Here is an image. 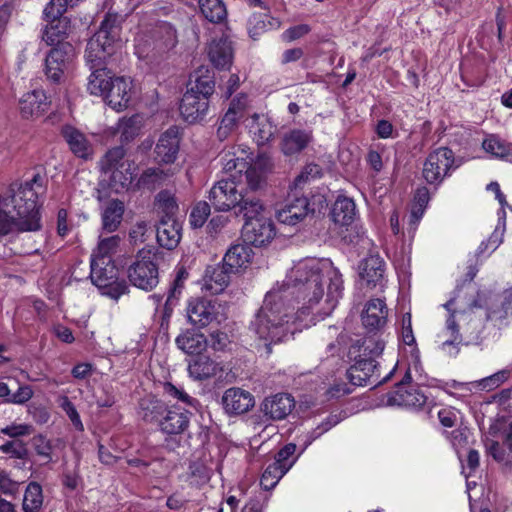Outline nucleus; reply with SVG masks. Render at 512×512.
Masks as SVG:
<instances>
[{
  "label": "nucleus",
  "mask_w": 512,
  "mask_h": 512,
  "mask_svg": "<svg viewBox=\"0 0 512 512\" xmlns=\"http://www.w3.org/2000/svg\"><path fill=\"white\" fill-rule=\"evenodd\" d=\"M342 292V275L330 259H301L287 272L283 284L267 292L250 330L269 355L272 344L329 316Z\"/></svg>",
  "instance_id": "nucleus-1"
},
{
  "label": "nucleus",
  "mask_w": 512,
  "mask_h": 512,
  "mask_svg": "<svg viewBox=\"0 0 512 512\" xmlns=\"http://www.w3.org/2000/svg\"><path fill=\"white\" fill-rule=\"evenodd\" d=\"M469 280L457 286L453 296L443 307L447 310L444 328L437 335L439 349L448 356H456L462 343L478 338L482 325L476 320L475 308L480 307L474 299L475 288L472 280L474 272H469Z\"/></svg>",
  "instance_id": "nucleus-2"
},
{
  "label": "nucleus",
  "mask_w": 512,
  "mask_h": 512,
  "mask_svg": "<svg viewBox=\"0 0 512 512\" xmlns=\"http://www.w3.org/2000/svg\"><path fill=\"white\" fill-rule=\"evenodd\" d=\"M14 183L0 193V239L14 233L36 232L42 227L38 191L34 183Z\"/></svg>",
  "instance_id": "nucleus-3"
},
{
  "label": "nucleus",
  "mask_w": 512,
  "mask_h": 512,
  "mask_svg": "<svg viewBox=\"0 0 512 512\" xmlns=\"http://www.w3.org/2000/svg\"><path fill=\"white\" fill-rule=\"evenodd\" d=\"M120 47V28L117 25V18L107 15L98 31L89 39L85 50L86 62L92 70L87 84L90 94L105 98L114 76L104 65Z\"/></svg>",
  "instance_id": "nucleus-4"
},
{
  "label": "nucleus",
  "mask_w": 512,
  "mask_h": 512,
  "mask_svg": "<svg viewBox=\"0 0 512 512\" xmlns=\"http://www.w3.org/2000/svg\"><path fill=\"white\" fill-rule=\"evenodd\" d=\"M122 146L107 151L100 161L101 171L109 180V187L116 193L129 189L135 178V163L125 157Z\"/></svg>",
  "instance_id": "nucleus-5"
},
{
  "label": "nucleus",
  "mask_w": 512,
  "mask_h": 512,
  "mask_svg": "<svg viewBox=\"0 0 512 512\" xmlns=\"http://www.w3.org/2000/svg\"><path fill=\"white\" fill-rule=\"evenodd\" d=\"M90 278L102 295L118 300L128 291L125 280L118 279V270L112 259L91 258Z\"/></svg>",
  "instance_id": "nucleus-6"
},
{
  "label": "nucleus",
  "mask_w": 512,
  "mask_h": 512,
  "mask_svg": "<svg viewBox=\"0 0 512 512\" xmlns=\"http://www.w3.org/2000/svg\"><path fill=\"white\" fill-rule=\"evenodd\" d=\"M458 166L453 151L448 147H439L428 154L422 175L427 183L438 185Z\"/></svg>",
  "instance_id": "nucleus-7"
},
{
  "label": "nucleus",
  "mask_w": 512,
  "mask_h": 512,
  "mask_svg": "<svg viewBox=\"0 0 512 512\" xmlns=\"http://www.w3.org/2000/svg\"><path fill=\"white\" fill-rule=\"evenodd\" d=\"M128 278L137 288L150 291L159 283L158 267L150 250H140L128 269Z\"/></svg>",
  "instance_id": "nucleus-8"
},
{
  "label": "nucleus",
  "mask_w": 512,
  "mask_h": 512,
  "mask_svg": "<svg viewBox=\"0 0 512 512\" xmlns=\"http://www.w3.org/2000/svg\"><path fill=\"white\" fill-rule=\"evenodd\" d=\"M208 199L216 211L227 212L240 204L243 194L235 179L227 178L219 180L212 186Z\"/></svg>",
  "instance_id": "nucleus-9"
},
{
  "label": "nucleus",
  "mask_w": 512,
  "mask_h": 512,
  "mask_svg": "<svg viewBox=\"0 0 512 512\" xmlns=\"http://www.w3.org/2000/svg\"><path fill=\"white\" fill-rule=\"evenodd\" d=\"M220 309L221 305L215 300L205 298L192 299L187 306L188 320L191 324L200 328L214 321L220 323L222 320Z\"/></svg>",
  "instance_id": "nucleus-10"
},
{
  "label": "nucleus",
  "mask_w": 512,
  "mask_h": 512,
  "mask_svg": "<svg viewBox=\"0 0 512 512\" xmlns=\"http://www.w3.org/2000/svg\"><path fill=\"white\" fill-rule=\"evenodd\" d=\"M410 380L411 376L407 373L402 382L397 385L396 389L388 394V405L414 409L421 408L425 405L427 396L418 387L405 385V383Z\"/></svg>",
  "instance_id": "nucleus-11"
},
{
  "label": "nucleus",
  "mask_w": 512,
  "mask_h": 512,
  "mask_svg": "<svg viewBox=\"0 0 512 512\" xmlns=\"http://www.w3.org/2000/svg\"><path fill=\"white\" fill-rule=\"evenodd\" d=\"M73 57L74 48L70 43L52 48L45 58L46 77L54 83H59Z\"/></svg>",
  "instance_id": "nucleus-12"
},
{
  "label": "nucleus",
  "mask_w": 512,
  "mask_h": 512,
  "mask_svg": "<svg viewBox=\"0 0 512 512\" xmlns=\"http://www.w3.org/2000/svg\"><path fill=\"white\" fill-rule=\"evenodd\" d=\"M181 132L177 126H171L159 136L155 154L162 164H173L180 150Z\"/></svg>",
  "instance_id": "nucleus-13"
},
{
  "label": "nucleus",
  "mask_w": 512,
  "mask_h": 512,
  "mask_svg": "<svg viewBox=\"0 0 512 512\" xmlns=\"http://www.w3.org/2000/svg\"><path fill=\"white\" fill-rule=\"evenodd\" d=\"M242 235L246 242L256 247L269 244L276 235L274 223L269 217L257 221L245 222Z\"/></svg>",
  "instance_id": "nucleus-14"
},
{
  "label": "nucleus",
  "mask_w": 512,
  "mask_h": 512,
  "mask_svg": "<svg viewBox=\"0 0 512 512\" xmlns=\"http://www.w3.org/2000/svg\"><path fill=\"white\" fill-rule=\"evenodd\" d=\"M133 94V84L129 77H113L109 90L105 96L106 103L117 111L126 109Z\"/></svg>",
  "instance_id": "nucleus-15"
},
{
  "label": "nucleus",
  "mask_w": 512,
  "mask_h": 512,
  "mask_svg": "<svg viewBox=\"0 0 512 512\" xmlns=\"http://www.w3.org/2000/svg\"><path fill=\"white\" fill-rule=\"evenodd\" d=\"M50 102L42 89H35L22 95L19 110L24 119H37L49 108Z\"/></svg>",
  "instance_id": "nucleus-16"
},
{
  "label": "nucleus",
  "mask_w": 512,
  "mask_h": 512,
  "mask_svg": "<svg viewBox=\"0 0 512 512\" xmlns=\"http://www.w3.org/2000/svg\"><path fill=\"white\" fill-rule=\"evenodd\" d=\"M254 404V396L238 387L227 389L222 396L223 408L230 415L244 414L252 409Z\"/></svg>",
  "instance_id": "nucleus-17"
},
{
  "label": "nucleus",
  "mask_w": 512,
  "mask_h": 512,
  "mask_svg": "<svg viewBox=\"0 0 512 512\" xmlns=\"http://www.w3.org/2000/svg\"><path fill=\"white\" fill-rule=\"evenodd\" d=\"M309 211V202L305 196H289L284 206L277 210L276 218L282 224L293 226L302 221Z\"/></svg>",
  "instance_id": "nucleus-18"
},
{
  "label": "nucleus",
  "mask_w": 512,
  "mask_h": 512,
  "mask_svg": "<svg viewBox=\"0 0 512 512\" xmlns=\"http://www.w3.org/2000/svg\"><path fill=\"white\" fill-rule=\"evenodd\" d=\"M192 89H187L180 103V114L188 123H196L201 121L207 115L209 109V101L204 97L192 94Z\"/></svg>",
  "instance_id": "nucleus-19"
},
{
  "label": "nucleus",
  "mask_w": 512,
  "mask_h": 512,
  "mask_svg": "<svg viewBox=\"0 0 512 512\" xmlns=\"http://www.w3.org/2000/svg\"><path fill=\"white\" fill-rule=\"evenodd\" d=\"M295 400L287 393H278L267 397L261 403V411L271 420H283L294 409Z\"/></svg>",
  "instance_id": "nucleus-20"
},
{
  "label": "nucleus",
  "mask_w": 512,
  "mask_h": 512,
  "mask_svg": "<svg viewBox=\"0 0 512 512\" xmlns=\"http://www.w3.org/2000/svg\"><path fill=\"white\" fill-rule=\"evenodd\" d=\"M190 415V409L167 405V410L160 421V430L168 435L180 434L188 427Z\"/></svg>",
  "instance_id": "nucleus-21"
},
{
  "label": "nucleus",
  "mask_w": 512,
  "mask_h": 512,
  "mask_svg": "<svg viewBox=\"0 0 512 512\" xmlns=\"http://www.w3.org/2000/svg\"><path fill=\"white\" fill-rule=\"evenodd\" d=\"M249 148L247 146H233L224 149L220 154V162L223 170L231 175L232 179L236 175H241L248 168Z\"/></svg>",
  "instance_id": "nucleus-22"
},
{
  "label": "nucleus",
  "mask_w": 512,
  "mask_h": 512,
  "mask_svg": "<svg viewBox=\"0 0 512 512\" xmlns=\"http://www.w3.org/2000/svg\"><path fill=\"white\" fill-rule=\"evenodd\" d=\"M207 54L215 68L228 70L234 57L232 42L227 38L213 39L208 45Z\"/></svg>",
  "instance_id": "nucleus-23"
},
{
  "label": "nucleus",
  "mask_w": 512,
  "mask_h": 512,
  "mask_svg": "<svg viewBox=\"0 0 512 512\" xmlns=\"http://www.w3.org/2000/svg\"><path fill=\"white\" fill-rule=\"evenodd\" d=\"M223 372V365L207 356H197L188 363L189 376L197 381H203L214 377L221 378Z\"/></svg>",
  "instance_id": "nucleus-24"
},
{
  "label": "nucleus",
  "mask_w": 512,
  "mask_h": 512,
  "mask_svg": "<svg viewBox=\"0 0 512 512\" xmlns=\"http://www.w3.org/2000/svg\"><path fill=\"white\" fill-rule=\"evenodd\" d=\"M385 273V262L379 255H369L359 264V276L368 287L381 284Z\"/></svg>",
  "instance_id": "nucleus-25"
},
{
  "label": "nucleus",
  "mask_w": 512,
  "mask_h": 512,
  "mask_svg": "<svg viewBox=\"0 0 512 512\" xmlns=\"http://www.w3.org/2000/svg\"><path fill=\"white\" fill-rule=\"evenodd\" d=\"M246 127L258 145L268 143L276 131V127L269 117L258 113H254L250 118H247Z\"/></svg>",
  "instance_id": "nucleus-26"
},
{
  "label": "nucleus",
  "mask_w": 512,
  "mask_h": 512,
  "mask_svg": "<svg viewBox=\"0 0 512 512\" xmlns=\"http://www.w3.org/2000/svg\"><path fill=\"white\" fill-rule=\"evenodd\" d=\"M182 226L176 218H161L156 237L160 246L172 250L180 242Z\"/></svg>",
  "instance_id": "nucleus-27"
},
{
  "label": "nucleus",
  "mask_w": 512,
  "mask_h": 512,
  "mask_svg": "<svg viewBox=\"0 0 512 512\" xmlns=\"http://www.w3.org/2000/svg\"><path fill=\"white\" fill-rule=\"evenodd\" d=\"M385 348V341L381 335L375 333L358 340L349 349L350 357H365L376 359Z\"/></svg>",
  "instance_id": "nucleus-28"
},
{
  "label": "nucleus",
  "mask_w": 512,
  "mask_h": 512,
  "mask_svg": "<svg viewBox=\"0 0 512 512\" xmlns=\"http://www.w3.org/2000/svg\"><path fill=\"white\" fill-rule=\"evenodd\" d=\"M61 134L75 156L88 159L92 155V146L80 130L71 125H65L62 127Z\"/></svg>",
  "instance_id": "nucleus-29"
},
{
  "label": "nucleus",
  "mask_w": 512,
  "mask_h": 512,
  "mask_svg": "<svg viewBox=\"0 0 512 512\" xmlns=\"http://www.w3.org/2000/svg\"><path fill=\"white\" fill-rule=\"evenodd\" d=\"M387 307L383 300L372 299L362 313V323L370 331L380 330L386 324Z\"/></svg>",
  "instance_id": "nucleus-30"
},
{
  "label": "nucleus",
  "mask_w": 512,
  "mask_h": 512,
  "mask_svg": "<svg viewBox=\"0 0 512 512\" xmlns=\"http://www.w3.org/2000/svg\"><path fill=\"white\" fill-rule=\"evenodd\" d=\"M272 159L266 154H260L252 164L248 161V168L245 171L247 184L250 189L256 190L264 182L268 172L272 170Z\"/></svg>",
  "instance_id": "nucleus-31"
},
{
  "label": "nucleus",
  "mask_w": 512,
  "mask_h": 512,
  "mask_svg": "<svg viewBox=\"0 0 512 512\" xmlns=\"http://www.w3.org/2000/svg\"><path fill=\"white\" fill-rule=\"evenodd\" d=\"M142 118L138 115H134L129 118L120 119L114 126L108 127L105 130L107 137H115L120 135V141L127 143L133 140L140 132L142 128Z\"/></svg>",
  "instance_id": "nucleus-32"
},
{
  "label": "nucleus",
  "mask_w": 512,
  "mask_h": 512,
  "mask_svg": "<svg viewBox=\"0 0 512 512\" xmlns=\"http://www.w3.org/2000/svg\"><path fill=\"white\" fill-rule=\"evenodd\" d=\"M253 256L252 249L245 244L232 245L223 258V264L230 272L236 273L246 269L251 263Z\"/></svg>",
  "instance_id": "nucleus-33"
},
{
  "label": "nucleus",
  "mask_w": 512,
  "mask_h": 512,
  "mask_svg": "<svg viewBox=\"0 0 512 512\" xmlns=\"http://www.w3.org/2000/svg\"><path fill=\"white\" fill-rule=\"evenodd\" d=\"M187 89H192V94L204 97L209 101V97L215 89L214 77L206 67H200L190 75Z\"/></svg>",
  "instance_id": "nucleus-34"
},
{
  "label": "nucleus",
  "mask_w": 512,
  "mask_h": 512,
  "mask_svg": "<svg viewBox=\"0 0 512 512\" xmlns=\"http://www.w3.org/2000/svg\"><path fill=\"white\" fill-rule=\"evenodd\" d=\"M312 131L293 129L284 134L281 141V151L289 156L301 152L312 141Z\"/></svg>",
  "instance_id": "nucleus-35"
},
{
  "label": "nucleus",
  "mask_w": 512,
  "mask_h": 512,
  "mask_svg": "<svg viewBox=\"0 0 512 512\" xmlns=\"http://www.w3.org/2000/svg\"><path fill=\"white\" fill-rule=\"evenodd\" d=\"M486 320L502 326L512 321V288L506 290L503 294V300L499 303H492L487 309Z\"/></svg>",
  "instance_id": "nucleus-36"
},
{
  "label": "nucleus",
  "mask_w": 512,
  "mask_h": 512,
  "mask_svg": "<svg viewBox=\"0 0 512 512\" xmlns=\"http://www.w3.org/2000/svg\"><path fill=\"white\" fill-rule=\"evenodd\" d=\"M166 410L167 404L164 401L149 395L140 400L138 414L145 422L157 423L160 427V421Z\"/></svg>",
  "instance_id": "nucleus-37"
},
{
  "label": "nucleus",
  "mask_w": 512,
  "mask_h": 512,
  "mask_svg": "<svg viewBox=\"0 0 512 512\" xmlns=\"http://www.w3.org/2000/svg\"><path fill=\"white\" fill-rule=\"evenodd\" d=\"M49 24L45 27L42 40L47 45H56L59 46L61 44H65L64 39L67 37L71 30V23L69 18L63 17L56 20H48Z\"/></svg>",
  "instance_id": "nucleus-38"
},
{
  "label": "nucleus",
  "mask_w": 512,
  "mask_h": 512,
  "mask_svg": "<svg viewBox=\"0 0 512 512\" xmlns=\"http://www.w3.org/2000/svg\"><path fill=\"white\" fill-rule=\"evenodd\" d=\"M229 269L223 266L208 267L204 277V289L211 294H219L228 286L230 281Z\"/></svg>",
  "instance_id": "nucleus-39"
},
{
  "label": "nucleus",
  "mask_w": 512,
  "mask_h": 512,
  "mask_svg": "<svg viewBox=\"0 0 512 512\" xmlns=\"http://www.w3.org/2000/svg\"><path fill=\"white\" fill-rule=\"evenodd\" d=\"M175 343L184 353L199 355L207 347V340L204 334L194 330H186L177 336Z\"/></svg>",
  "instance_id": "nucleus-40"
},
{
  "label": "nucleus",
  "mask_w": 512,
  "mask_h": 512,
  "mask_svg": "<svg viewBox=\"0 0 512 512\" xmlns=\"http://www.w3.org/2000/svg\"><path fill=\"white\" fill-rule=\"evenodd\" d=\"M356 216V206L352 199L338 197L331 210V218L334 223L341 226L350 225Z\"/></svg>",
  "instance_id": "nucleus-41"
},
{
  "label": "nucleus",
  "mask_w": 512,
  "mask_h": 512,
  "mask_svg": "<svg viewBox=\"0 0 512 512\" xmlns=\"http://www.w3.org/2000/svg\"><path fill=\"white\" fill-rule=\"evenodd\" d=\"M176 173L175 168L162 169L160 167L147 168L140 175L137 185L140 188L154 190L161 186L168 178Z\"/></svg>",
  "instance_id": "nucleus-42"
},
{
  "label": "nucleus",
  "mask_w": 512,
  "mask_h": 512,
  "mask_svg": "<svg viewBox=\"0 0 512 512\" xmlns=\"http://www.w3.org/2000/svg\"><path fill=\"white\" fill-rule=\"evenodd\" d=\"M482 148L493 158L512 162V144L497 135H488L482 142Z\"/></svg>",
  "instance_id": "nucleus-43"
},
{
  "label": "nucleus",
  "mask_w": 512,
  "mask_h": 512,
  "mask_svg": "<svg viewBox=\"0 0 512 512\" xmlns=\"http://www.w3.org/2000/svg\"><path fill=\"white\" fill-rule=\"evenodd\" d=\"M124 213V204L119 200H111L107 203L102 212V229L112 233L116 231L121 223Z\"/></svg>",
  "instance_id": "nucleus-44"
},
{
  "label": "nucleus",
  "mask_w": 512,
  "mask_h": 512,
  "mask_svg": "<svg viewBox=\"0 0 512 512\" xmlns=\"http://www.w3.org/2000/svg\"><path fill=\"white\" fill-rule=\"evenodd\" d=\"M162 390L167 398L176 402L172 406L197 410V399L190 396L182 386H176L171 382H164L162 384Z\"/></svg>",
  "instance_id": "nucleus-45"
},
{
  "label": "nucleus",
  "mask_w": 512,
  "mask_h": 512,
  "mask_svg": "<svg viewBox=\"0 0 512 512\" xmlns=\"http://www.w3.org/2000/svg\"><path fill=\"white\" fill-rule=\"evenodd\" d=\"M290 470V465H282L273 462L262 473L260 484L265 490L273 489L280 479Z\"/></svg>",
  "instance_id": "nucleus-46"
},
{
  "label": "nucleus",
  "mask_w": 512,
  "mask_h": 512,
  "mask_svg": "<svg viewBox=\"0 0 512 512\" xmlns=\"http://www.w3.org/2000/svg\"><path fill=\"white\" fill-rule=\"evenodd\" d=\"M199 7L204 17L212 23L226 18L227 11L222 0H199Z\"/></svg>",
  "instance_id": "nucleus-47"
},
{
  "label": "nucleus",
  "mask_w": 512,
  "mask_h": 512,
  "mask_svg": "<svg viewBox=\"0 0 512 512\" xmlns=\"http://www.w3.org/2000/svg\"><path fill=\"white\" fill-rule=\"evenodd\" d=\"M43 504L42 487L36 482L28 484L23 498L25 512H39Z\"/></svg>",
  "instance_id": "nucleus-48"
},
{
  "label": "nucleus",
  "mask_w": 512,
  "mask_h": 512,
  "mask_svg": "<svg viewBox=\"0 0 512 512\" xmlns=\"http://www.w3.org/2000/svg\"><path fill=\"white\" fill-rule=\"evenodd\" d=\"M238 206L240 207V213L243 214L245 218V222L257 221L268 217L266 215V208L259 199H245L243 197Z\"/></svg>",
  "instance_id": "nucleus-49"
},
{
  "label": "nucleus",
  "mask_w": 512,
  "mask_h": 512,
  "mask_svg": "<svg viewBox=\"0 0 512 512\" xmlns=\"http://www.w3.org/2000/svg\"><path fill=\"white\" fill-rule=\"evenodd\" d=\"M121 242L119 235H112L104 237L102 234L99 236V242L96 249L93 251L91 258H102L112 259V255L117 251V248Z\"/></svg>",
  "instance_id": "nucleus-50"
},
{
  "label": "nucleus",
  "mask_w": 512,
  "mask_h": 512,
  "mask_svg": "<svg viewBox=\"0 0 512 512\" xmlns=\"http://www.w3.org/2000/svg\"><path fill=\"white\" fill-rule=\"evenodd\" d=\"M156 206L163 214L162 218H175L178 205L175 197L168 191H161L156 197Z\"/></svg>",
  "instance_id": "nucleus-51"
},
{
  "label": "nucleus",
  "mask_w": 512,
  "mask_h": 512,
  "mask_svg": "<svg viewBox=\"0 0 512 512\" xmlns=\"http://www.w3.org/2000/svg\"><path fill=\"white\" fill-rule=\"evenodd\" d=\"M391 374L392 371L388 375H386L382 381H377V378L375 380H372L370 378V374H365V372H362L360 369L354 367L353 365L347 370V377L350 383L354 386H376L380 382H386L390 378Z\"/></svg>",
  "instance_id": "nucleus-52"
},
{
  "label": "nucleus",
  "mask_w": 512,
  "mask_h": 512,
  "mask_svg": "<svg viewBox=\"0 0 512 512\" xmlns=\"http://www.w3.org/2000/svg\"><path fill=\"white\" fill-rule=\"evenodd\" d=\"M251 106V99L246 93H239L230 101L226 112L231 113L238 119H243Z\"/></svg>",
  "instance_id": "nucleus-53"
},
{
  "label": "nucleus",
  "mask_w": 512,
  "mask_h": 512,
  "mask_svg": "<svg viewBox=\"0 0 512 512\" xmlns=\"http://www.w3.org/2000/svg\"><path fill=\"white\" fill-rule=\"evenodd\" d=\"M211 207V204L205 201L198 202L190 213L191 226L194 228L202 227L210 214Z\"/></svg>",
  "instance_id": "nucleus-54"
},
{
  "label": "nucleus",
  "mask_w": 512,
  "mask_h": 512,
  "mask_svg": "<svg viewBox=\"0 0 512 512\" xmlns=\"http://www.w3.org/2000/svg\"><path fill=\"white\" fill-rule=\"evenodd\" d=\"M267 13H254L248 21L249 36L256 40L263 32L268 30Z\"/></svg>",
  "instance_id": "nucleus-55"
},
{
  "label": "nucleus",
  "mask_w": 512,
  "mask_h": 512,
  "mask_svg": "<svg viewBox=\"0 0 512 512\" xmlns=\"http://www.w3.org/2000/svg\"><path fill=\"white\" fill-rule=\"evenodd\" d=\"M68 6H73L70 0H50L44 9V17L46 20H56L63 18L62 15Z\"/></svg>",
  "instance_id": "nucleus-56"
},
{
  "label": "nucleus",
  "mask_w": 512,
  "mask_h": 512,
  "mask_svg": "<svg viewBox=\"0 0 512 512\" xmlns=\"http://www.w3.org/2000/svg\"><path fill=\"white\" fill-rule=\"evenodd\" d=\"M240 119L231 113L225 112L217 129V137L220 141L227 139L237 128Z\"/></svg>",
  "instance_id": "nucleus-57"
},
{
  "label": "nucleus",
  "mask_w": 512,
  "mask_h": 512,
  "mask_svg": "<svg viewBox=\"0 0 512 512\" xmlns=\"http://www.w3.org/2000/svg\"><path fill=\"white\" fill-rule=\"evenodd\" d=\"M321 176V168L315 163L307 164L294 179L293 186L295 189L301 188L304 184L312 179Z\"/></svg>",
  "instance_id": "nucleus-58"
},
{
  "label": "nucleus",
  "mask_w": 512,
  "mask_h": 512,
  "mask_svg": "<svg viewBox=\"0 0 512 512\" xmlns=\"http://www.w3.org/2000/svg\"><path fill=\"white\" fill-rule=\"evenodd\" d=\"M400 339L407 346L415 348L416 339L412 329L411 314L405 313L401 318Z\"/></svg>",
  "instance_id": "nucleus-59"
},
{
  "label": "nucleus",
  "mask_w": 512,
  "mask_h": 512,
  "mask_svg": "<svg viewBox=\"0 0 512 512\" xmlns=\"http://www.w3.org/2000/svg\"><path fill=\"white\" fill-rule=\"evenodd\" d=\"M354 359V367H357L365 374H370V378L375 380L379 378L378 374V365L376 363V359L373 358H365V357H352Z\"/></svg>",
  "instance_id": "nucleus-60"
},
{
  "label": "nucleus",
  "mask_w": 512,
  "mask_h": 512,
  "mask_svg": "<svg viewBox=\"0 0 512 512\" xmlns=\"http://www.w3.org/2000/svg\"><path fill=\"white\" fill-rule=\"evenodd\" d=\"M0 432L10 438L28 436L33 432V426L26 423H11L2 428Z\"/></svg>",
  "instance_id": "nucleus-61"
},
{
  "label": "nucleus",
  "mask_w": 512,
  "mask_h": 512,
  "mask_svg": "<svg viewBox=\"0 0 512 512\" xmlns=\"http://www.w3.org/2000/svg\"><path fill=\"white\" fill-rule=\"evenodd\" d=\"M34 395L33 389L29 385H21L15 393H10L9 399L5 403L23 405L27 403Z\"/></svg>",
  "instance_id": "nucleus-62"
},
{
  "label": "nucleus",
  "mask_w": 512,
  "mask_h": 512,
  "mask_svg": "<svg viewBox=\"0 0 512 512\" xmlns=\"http://www.w3.org/2000/svg\"><path fill=\"white\" fill-rule=\"evenodd\" d=\"M503 238V230H499L498 228L491 234V236L487 239V241H483L477 250L478 255L484 254L488 252L489 254L497 249V247L502 243Z\"/></svg>",
  "instance_id": "nucleus-63"
},
{
  "label": "nucleus",
  "mask_w": 512,
  "mask_h": 512,
  "mask_svg": "<svg viewBox=\"0 0 512 512\" xmlns=\"http://www.w3.org/2000/svg\"><path fill=\"white\" fill-rule=\"evenodd\" d=\"M492 403H495L500 411L512 412V386L503 389L501 392L493 395Z\"/></svg>",
  "instance_id": "nucleus-64"
}]
</instances>
